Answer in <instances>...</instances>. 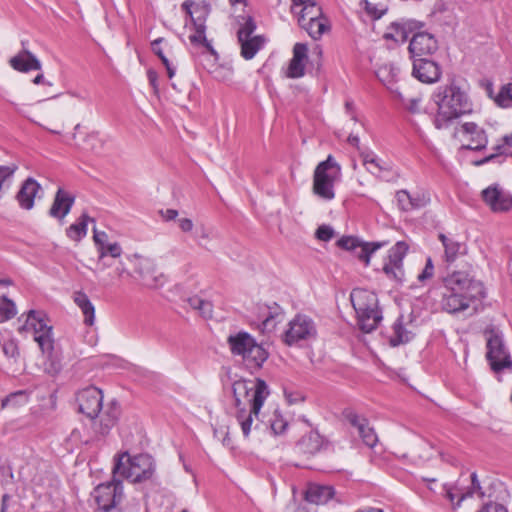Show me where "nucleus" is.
Masks as SVG:
<instances>
[{"label":"nucleus","mask_w":512,"mask_h":512,"mask_svg":"<svg viewBox=\"0 0 512 512\" xmlns=\"http://www.w3.org/2000/svg\"><path fill=\"white\" fill-rule=\"evenodd\" d=\"M78 411L87 418L94 420L100 416L99 422H95L93 429L96 434L107 435L116 425L120 416V406L116 401H111L103 409L102 391L94 386L80 390L76 395Z\"/></svg>","instance_id":"f257e3e1"},{"label":"nucleus","mask_w":512,"mask_h":512,"mask_svg":"<svg viewBox=\"0 0 512 512\" xmlns=\"http://www.w3.org/2000/svg\"><path fill=\"white\" fill-rule=\"evenodd\" d=\"M433 98L438 106L434 120L437 129L447 127L450 121L472 111V103L467 93L455 80L438 87Z\"/></svg>","instance_id":"f03ea898"},{"label":"nucleus","mask_w":512,"mask_h":512,"mask_svg":"<svg viewBox=\"0 0 512 512\" xmlns=\"http://www.w3.org/2000/svg\"><path fill=\"white\" fill-rule=\"evenodd\" d=\"M20 334L31 333L38 343L43 354H47L48 362L44 364V371L49 375H56L61 370V364L52 357L54 339L52 337V326L48 325L45 315L42 312L30 310L26 321L18 328Z\"/></svg>","instance_id":"7ed1b4c3"},{"label":"nucleus","mask_w":512,"mask_h":512,"mask_svg":"<svg viewBox=\"0 0 512 512\" xmlns=\"http://www.w3.org/2000/svg\"><path fill=\"white\" fill-rule=\"evenodd\" d=\"M350 300L356 312L360 330L364 333L375 330L382 320L377 295L369 290L356 288L351 292Z\"/></svg>","instance_id":"20e7f679"},{"label":"nucleus","mask_w":512,"mask_h":512,"mask_svg":"<svg viewBox=\"0 0 512 512\" xmlns=\"http://www.w3.org/2000/svg\"><path fill=\"white\" fill-rule=\"evenodd\" d=\"M154 473L153 459L148 454H139L129 456L128 453L119 455L114 468L113 474L122 477L133 483H140L152 477Z\"/></svg>","instance_id":"39448f33"},{"label":"nucleus","mask_w":512,"mask_h":512,"mask_svg":"<svg viewBox=\"0 0 512 512\" xmlns=\"http://www.w3.org/2000/svg\"><path fill=\"white\" fill-rule=\"evenodd\" d=\"M341 178V167L332 155L320 162L313 175V192L323 200L334 199V185Z\"/></svg>","instance_id":"423d86ee"},{"label":"nucleus","mask_w":512,"mask_h":512,"mask_svg":"<svg viewBox=\"0 0 512 512\" xmlns=\"http://www.w3.org/2000/svg\"><path fill=\"white\" fill-rule=\"evenodd\" d=\"M234 406L236 409L246 408L249 409L254 405V399L260 395L261 406H263L270 391L266 382L262 379L246 380L240 379L234 381L232 385Z\"/></svg>","instance_id":"0eeeda50"},{"label":"nucleus","mask_w":512,"mask_h":512,"mask_svg":"<svg viewBox=\"0 0 512 512\" xmlns=\"http://www.w3.org/2000/svg\"><path fill=\"white\" fill-rule=\"evenodd\" d=\"M317 329L314 321L307 315L297 314L288 324V329L283 335L285 344L291 346L299 341H307L315 338Z\"/></svg>","instance_id":"6e6552de"},{"label":"nucleus","mask_w":512,"mask_h":512,"mask_svg":"<svg viewBox=\"0 0 512 512\" xmlns=\"http://www.w3.org/2000/svg\"><path fill=\"white\" fill-rule=\"evenodd\" d=\"M94 499L99 509L108 512L115 508L123 499V486L120 478L113 474L110 482L99 484L94 489Z\"/></svg>","instance_id":"1a4fd4ad"},{"label":"nucleus","mask_w":512,"mask_h":512,"mask_svg":"<svg viewBox=\"0 0 512 512\" xmlns=\"http://www.w3.org/2000/svg\"><path fill=\"white\" fill-rule=\"evenodd\" d=\"M444 286L447 291L461 293L473 299L481 296L483 287L470 275L463 271H455L444 278Z\"/></svg>","instance_id":"9d476101"},{"label":"nucleus","mask_w":512,"mask_h":512,"mask_svg":"<svg viewBox=\"0 0 512 512\" xmlns=\"http://www.w3.org/2000/svg\"><path fill=\"white\" fill-rule=\"evenodd\" d=\"M409 250V246L404 241H398L388 253L387 261L383 265V272L390 279L396 282L404 280L403 259Z\"/></svg>","instance_id":"9b49d317"},{"label":"nucleus","mask_w":512,"mask_h":512,"mask_svg":"<svg viewBox=\"0 0 512 512\" xmlns=\"http://www.w3.org/2000/svg\"><path fill=\"white\" fill-rule=\"evenodd\" d=\"M486 357L491 369L496 373L512 366L510 355L504 346L503 340L497 334L491 335L487 340Z\"/></svg>","instance_id":"f8f14e48"},{"label":"nucleus","mask_w":512,"mask_h":512,"mask_svg":"<svg viewBox=\"0 0 512 512\" xmlns=\"http://www.w3.org/2000/svg\"><path fill=\"white\" fill-rule=\"evenodd\" d=\"M261 396L258 395L254 399V405L249 409L239 408L235 411V418L239 424L244 438H248L251 433L260 429L262 422L259 419L261 406Z\"/></svg>","instance_id":"ddd939ff"},{"label":"nucleus","mask_w":512,"mask_h":512,"mask_svg":"<svg viewBox=\"0 0 512 512\" xmlns=\"http://www.w3.org/2000/svg\"><path fill=\"white\" fill-rule=\"evenodd\" d=\"M385 244V242L364 243L353 236L342 237L337 242V245L340 248L352 251L359 260L365 263V265L369 264L371 255Z\"/></svg>","instance_id":"4468645a"},{"label":"nucleus","mask_w":512,"mask_h":512,"mask_svg":"<svg viewBox=\"0 0 512 512\" xmlns=\"http://www.w3.org/2000/svg\"><path fill=\"white\" fill-rule=\"evenodd\" d=\"M408 49L413 60L427 58L437 51L438 43L432 34L418 32L413 34Z\"/></svg>","instance_id":"2eb2a0df"},{"label":"nucleus","mask_w":512,"mask_h":512,"mask_svg":"<svg viewBox=\"0 0 512 512\" xmlns=\"http://www.w3.org/2000/svg\"><path fill=\"white\" fill-rule=\"evenodd\" d=\"M343 416L351 426L357 429L360 438L366 446L373 448L377 444V435L365 417L357 414L352 409H345Z\"/></svg>","instance_id":"dca6fc26"},{"label":"nucleus","mask_w":512,"mask_h":512,"mask_svg":"<svg viewBox=\"0 0 512 512\" xmlns=\"http://www.w3.org/2000/svg\"><path fill=\"white\" fill-rule=\"evenodd\" d=\"M482 198L494 212L508 211L512 207V195L499 185H492L484 189Z\"/></svg>","instance_id":"f3484780"},{"label":"nucleus","mask_w":512,"mask_h":512,"mask_svg":"<svg viewBox=\"0 0 512 512\" xmlns=\"http://www.w3.org/2000/svg\"><path fill=\"white\" fill-rule=\"evenodd\" d=\"M259 318L262 319L260 330L263 333H271L278 323L284 320V310L275 302L272 304L258 305Z\"/></svg>","instance_id":"a211bd4d"},{"label":"nucleus","mask_w":512,"mask_h":512,"mask_svg":"<svg viewBox=\"0 0 512 512\" xmlns=\"http://www.w3.org/2000/svg\"><path fill=\"white\" fill-rule=\"evenodd\" d=\"M26 42L22 41V50L9 60V65L18 72L28 73L30 71H40L42 69L41 61L31 51L26 49Z\"/></svg>","instance_id":"6ab92c4d"},{"label":"nucleus","mask_w":512,"mask_h":512,"mask_svg":"<svg viewBox=\"0 0 512 512\" xmlns=\"http://www.w3.org/2000/svg\"><path fill=\"white\" fill-rule=\"evenodd\" d=\"M412 74L423 83L437 82L441 76V70L438 64L427 58H418L413 60Z\"/></svg>","instance_id":"aec40b11"},{"label":"nucleus","mask_w":512,"mask_h":512,"mask_svg":"<svg viewBox=\"0 0 512 512\" xmlns=\"http://www.w3.org/2000/svg\"><path fill=\"white\" fill-rule=\"evenodd\" d=\"M309 9L315 11L314 15L310 16L308 20L305 19V15L299 16L298 23L313 39H319L327 29L326 20L321 17V8L317 5L306 7L305 13H308Z\"/></svg>","instance_id":"412c9836"},{"label":"nucleus","mask_w":512,"mask_h":512,"mask_svg":"<svg viewBox=\"0 0 512 512\" xmlns=\"http://www.w3.org/2000/svg\"><path fill=\"white\" fill-rule=\"evenodd\" d=\"M459 133L465 137L467 144H463V148L469 150L484 149L488 143L485 131L476 123L466 122L461 126Z\"/></svg>","instance_id":"4be33fe9"},{"label":"nucleus","mask_w":512,"mask_h":512,"mask_svg":"<svg viewBox=\"0 0 512 512\" xmlns=\"http://www.w3.org/2000/svg\"><path fill=\"white\" fill-rule=\"evenodd\" d=\"M182 10L189 15L192 26L206 24L211 11V5L206 0H186L181 5Z\"/></svg>","instance_id":"5701e85b"},{"label":"nucleus","mask_w":512,"mask_h":512,"mask_svg":"<svg viewBox=\"0 0 512 512\" xmlns=\"http://www.w3.org/2000/svg\"><path fill=\"white\" fill-rule=\"evenodd\" d=\"M396 199L399 208L405 212L423 208L430 202L429 196L425 193L410 194L406 190L397 191Z\"/></svg>","instance_id":"b1692460"},{"label":"nucleus","mask_w":512,"mask_h":512,"mask_svg":"<svg viewBox=\"0 0 512 512\" xmlns=\"http://www.w3.org/2000/svg\"><path fill=\"white\" fill-rule=\"evenodd\" d=\"M40 189V184L34 178H27L16 194L19 206L25 210H31L34 207V199Z\"/></svg>","instance_id":"393cba45"},{"label":"nucleus","mask_w":512,"mask_h":512,"mask_svg":"<svg viewBox=\"0 0 512 512\" xmlns=\"http://www.w3.org/2000/svg\"><path fill=\"white\" fill-rule=\"evenodd\" d=\"M75 201V197L67 191L59 188L55 194L54 201L49 210L51 217L63 220L70 212Z\"/></svg>","instance_id":"a878e982"},{"label":"nucleus","mask_w":512,"mask_h":512,"mask_svg":"<svg viewBox=\"0 0 512 512\" xmlns=\"http://www.w3.org/2000/svg\"><path fill=\"white\" fill-rule=\"evenodd\" d=\"M308 48L303 43H296L293 48V57L289 63L287 76L299 78L304 75L305 60L307 59Z\"/></svg>","instance_id":"bb28decb"},{"label":"nucleus","mask_w":512,"mask_h":512,"mask_svg":"<svg viewBox=\"0 0 512 512\" xmlns=\"http://www.w3.org/2000/svg\"><path fill=\"white\" fill-rule=\"evenodd\" d=\"M254 342L255 339L249 333L244 331L230 335L227 338V343L232 354L239 355L242 357V359L247 354Z\"/></svg>","instance_id":"cd10ccee"},{"label":"nucleus","mask_w":512,"mask_h":512,"mask_svg":"<svg viewBox=\"0 0 512 512\" xmlns=\"http://www.w3.org/2000/svg\"><path fill=\"white\" fill-rule=\"evenodd\" d=\"M416 29V23L412 21L407 22H393L387 28L384 38L393 40L395 42H405L409 35Z\"/></svg>","instance_id":"c85d7f7f"},{"label":"nucleus","mask_w":512,"mask_h":512,"mask_svg":"<svg viewBox=\"0 0 512 512\" xmlns=\"http://www.w3.org/2000/svg\"><path fill=\"white\" fill-rule=\"evenodd\" d=\"M473 298L461 293L447 291L443 294L442 307L449 313H456L469 307Z\"/></svg>","instance_id":"c756f323"},{"label":"nucleus","mask_w":512,"mask_h":512,"mask_svg":"<svg viewBox=\"0 0 512 512\" xmlns=\"http://www.w3.org/2000/svg\"><path fill=\"white\" fill-rule=\"evenodd\" d=\"M334 495V489L331 486L312 484L308 487L305 499L313 504H325Z\"/></svg>","instance_id":"7c9ffc66"},{"label":"nucleus","mask_w":512,"mask_h":512,"mask_svg":"<svg viewBox=\"0 0 512 512\" xmlns=\"http://www.w3.org/2000/svg\"><path fill=\"white\" fill-rule=\"evenodd\" d=\"M438 238L444 247V257L446 262L453 263L457 259L458 255L465 254L466 247L463 243L442 233L439 234Z\"/></svg>","instance_id":"2f4dec72"},{"label":"nucleus","mask_w":512,"mask_h":512,"mask_svg":"<svg viewBox=\"0 0 512 512\" xmlns=\"http://www.w3.org/2000/svg\"><path fill=\"white\" fill-rule=\"evenodd\" d=\"M323 446V439L319 433L311 431L304 436L297 443L298 450L307 455H314L321 450Z\"/></svg>","instance_id":"473e14b6"},{"label":"nucleus","mask_w":512,"mask_h":512,"mask_svg":"<svg viewBox=\"0 0 512 512\" xmlns=\"http://www.w3.org/2000/svg\"><path fill=\"white\" fill-rule=\"evenodd\" d=\"M73 299L84 315V323L92 326L95 320V307L88 296L82 291H77L74 293Z\"/></svg>","instance_id":"72a5a7b5"},{"label":"nucleus","mask_w":512,"mask_h":512,"mask_svg":"<svg viewBox=\"0 0 512 512\" xmlns=\"http://www.w3.org/2000/svg\"><path fill=\"white\" fill-rule=\"evenodd\" d=\"M267 358V351L255 341L244 356L243 361L250 368H260Z\"/></svg>","instance_id":"f704fd0d"},{"label":"nucleus","mask_w":512,"mask_h":512,"mask_svg":"<svg viewBox=\"0 0 512 512\" xmlns=\"http://www.w3.org/2000/svg\"><path fill=\"white\" fill-rule=\"evenodd\" d=\"M403 317H399L392 326V335L389 337L391 346L396 347L405 344L412 339V333L403 326Z\"/></svg>","instance_id":"c9c22d12"},{"label":"nucleus","mask_w":512,"mask_h":512,"mask_svg":"<svg viewBox=\"0 0 512 512\" xmlns=\"http://www.w3.org/2000/svg\"><path fill=\"white\" fill-rule=\"evenodd\" d=\"M89 221L93 220L86 213H83L76 223L71 224L67 228V236L74 241H80L87 234V225Z\"/></svg>","instance_id":"e433bc0d"},{"label":"nucleus","mask_w":512,"mask_h":512,"mask_svg":"<svg viewBox=\"0 0 512 512\" xmlns=\"http://www.w3.org/2000/svg\"><path fill=\"white\" fill-rule=\"evenodd\" d=\"M262 36H254L253 38L239 40L241 44V55L246 59H252L264 44Z\"/></svg>","instance_id":"4c0bfd02"},{"label":"nucleus","mask_w":512,"mask_h":512,"mask_svg":"<svg viewBox=\"0 0 512 512\" xmlns=\"http://www.w3.org/2000/svg\"><path fill=\"white\" fill-rule=\"evenodd\" d=\"M30 399V392L27 390H18L10 393L1 401V408H19L26 405Z\"/></svg>","instance_id":"58836bf2"},{"label":"nucleus","mask_w":512,"mask_h":512,"mask_svg":"<svg viewBox=\"0 0 512 512\" xmlns=\"http://www.w3.org/2000/svg\"><path fill=\"white\" fill-rule=\"evenodd\" d=\"M194 33H192L189 36V40L193 45H202L204 46L209 53L212 55H216L215 50L213 49L212 45L209 43V41L206 38V24H201L200 26H192Z\"/></svg>","instance_id":"ea45409f"},{"label":"nucleus","mask_w":512,"mask_h":512,"mask_svg":"<svg viewBox=\"0 0 512 512\" xmlns=\"http://www.w3.org/2000/svg\"><path fill=\"white\" fill-rule=\"evenodd\" d=\"M129 261L134 265L135 273H137L138 276L144 274L146 271L155 272V263L148 257L135 254L129 257Z\"/></svg>","instance_id":"a19ab883"},{"label":"nucleus","mask_w":512,"mask_h":512,"mask_svg":"<svg viewBox=\"0 0 512 512\" xmlns=\"http://www.w3.org/2000/svg\"><path fill=\"white\" fill-rule=\"evenodd\" d=\"M83 148L95 154H99L103 151L104 140L100 137L98 132H91L85 136Z\"/></svg>","instance_id":"79ce46f5"},{"label":"nucleus","mask_w":512,"mask_h":512,"mask_svg":"<svg viewBox=\"0 0 512 512\" xmlns=\"http://www.w3.org/2000/svg\"><path fill=\"white\" fill-rule=\"evenodd\" d=\"M16 314L15 303L6 296H2L0 299V323L12 319Z\"/></svg>","instance_id":"37998d69"},{"label":"nucleus","mask_w":512,"mask_h":512,"mask_svg":"<svg viewBox=\"0 0 512 512\" xmlns=\"http://www.w3.org/2000/svg\"><path fill=\"white\" fill-rule=\"evenodd\" d=\"M364 165L376 167L379 172H390L391 167L372 152H361Z\"/></svg>","instance_id":"c03bdc74"},{"label":"nucleus","mask_w":512,"mask_h":512,"mask_svg":"<svg viewBox=\"0 0 512 512\" xmlns=\"http://www.w3.org/2000/svg\"><path fill=\"white\" fill-rule=\"evenodd\" d=\"M141 284L148 288H158L164 284V276L162 274L156 275L155 272L146 271L144 274L139 275Z\"/></svg>","instance_id":"a18cd8bd"},{"label":"nucleus","mask_w":512,"mask_h":512,"mask_svg":"<svg viewBox=\"0 0 512 512\" xmlns=\"http://www.w3.org/2000/svg\"><path fill=\"white\" fill-rule=\"evenodd\" d=\"M141 284L148 288H158L164 284V276L162 274L156 275L155 272L146 271L144 274L139 275Z\"/></svg>","instance_id":"49530a36"},{"label":"nucleus","mask_w":512,"mask_h":512,"mask_svg":"<svg viewBox=\"0 0 512 512\" xmlns=\"http://www.w3.org/2000/svg\"><path fill=\"white\" fill-rule=\"evenodd\" d=\"M310 5H316L314 3V0H292L291 12L293 14H297L298 17L305 15V19L308 20L309 17L314 15V13H315L314 10L311 11L310 9L308 10V13H305L306 12L305 8Z\"/></svg>","instance_id":"de8ad7c7"},{"label":"nucleus","mask_w":512,"mask_h":512,"mask_svg":"<svg viewBox=\"0 0 512 512\" xmlns=\"http://www.w3.org/2000/svg\"><path fill=\"white\" fill-rule=\"evenodd\" d=\"M474 493H477L480 498H483L485 496V493L482 491V487L480 485V482L478 480L477 474L473 472L471 474V487L466 493H462L456 502V506H460L461 502L467 498L472 497Z\"/></svg>","instance_id":"09e8293b"},{"label":"nucleus","mask_w":512,"mask_h":512,"mask_svg":"<svg viewBox=\"0 0 512 512\" xmlns=\"http://www.w3.org/2000/svg\"><path fill=\"white\" fill-rule=\"evenodd\" d=\"M287 421L275 410L273 418L269 420V426L265 425L266 428H269L274 435L281 434L287 428Z\"/></svg>","instance_id":"8fccbe9b"},{"label":"nucleus","mask_w":512,"mask_h":512,"mask_svg":"<svg viewBox=\"0 0 512 512\" xmlns=\"http://www.w3.org/2000/svg\"><path fill=\"white\" fill-rule=\"evenodd\" d=\"M495 101L499 106L504 108L512 106V83L501 87Z\"/></svg>","instance_id":"3c124183"},{"label":"nucleus","mask_w":512,"mask_h":512,"mask_svg":"<svg viewBox=\"0 0 512 512\" xmlns=\"http://www.w3.org/2000/svg\"><path fill=\"white\" fill-rule=\"evenodd\" d=\"M493 150H494V153H492L489 156L485 157L484 159L478 161L476 164L482 165V164L488 163V162L492 161L494 158H496L497 156L512 155V151L506 147V144L504 141L502 144H497L495 147H493Z\"/></svg>","instance_id":"603ef678"},{"label":"nucleus","mask_w":512,"mask_h":512,"mask_svg":"<svg viewBox=\"0 0 512 512\" xmlns=\"http://www.w3.org/2000/svg\"><path fill=\"white\" fill-rule=\"evenodd\" d=\"M99 260L103 259L106 256H111L113 258H117L122 253L121 246L117 243H108L103 247V249H100L99 251Z\"/></svg>","instance_id":"864d4df0"},{"label":"nucleus","mask_w":512,"mask_h":512,"mask_svg":"<svg viewBox=\"0 0 512 512\" xmlns=\"http://www.w3.org/2000/svg\"><path fill=\"white\" fill-rule=\"evenodd\" d=\"M256 29V25L251 18H248L245 23L238 30V41L243 39L253 38L252 34Z\"/></svg>","instance_id":"5fc2aeb1"},{"label":"nucleus","mask_w":512,"mask_h":512,"mask_svg":"<svg viewBox=\"0 0 512 512\" xmlns=\"http://www.w3.org/2000/svg\"><path fill=\"white\" fill-rule=\"evenodd\" d=\"M403 106L411 113H419L421 97H402L401 98Z\"/></svg>","instance_id":"6e6d98bb"},{"label":"nucleus","mask_w":512,"mask_h":512,"mask_svg":"<svg viewBox=\"0 0 512 512\" xmlns=\"http://www.w3.org/2000/svg\"><path fill=\"white\" fill-rule=\"evenodd\" d=\"M4 354L10 358H16L19 356V349L17 343L10 339L2 344Z\"/></svg>","instance_id":"4d7b16f0"},{"label":"nucleus","mask_w":512,"mask_h":512,"mask_svg":"<svg viewBox=\"0 0 512 512\" xmlns=\"http://www.w3.org/2000/svg\"><path fill=\"white\" fill-rule=\"evenodd\" d=\"M334 236V230L329 225H321L316 230V237L321 241H329Z\"/></svg>","instance_id":"13d9d810"},{"label":"nucleus","mask_w":512,"mask_h":512,"mask_svg":"<svg viewBox=\"0 0 512 512\" xmlns=\"http://www.w3.org/2000/svg\"><path fill=\"white\" fill-rule=\"evenodd\" d=\"M360 6L366 10V12L374 19H379L383 15V10H378L375 5L370 3L368 0H361Z\"/></svg>","instance_id":"bf43d9fd"},{"label":"nucleus","mask_w":512,"mask_h":512,"mask_svg":"<svg viewBox=\"0 0 512 512\" xmlns=\"http://www.w3.org/2000/svg\"><path fill=\"white\" fill-rule=\"evenodd\" d=\"M434 274V266L431 258H428L426 261V265L423 271L418 275V280L420 282H424L427 279H430Z\"/></svg>","instance_id":"052dcab7"},{"label":"nucleus","mask_w":512,"mask_h":512,"mask_svg":"<svg viewBox=\"0 0 512 512\" xmlns=\"http://www.w3.org/2000/svg\"><path fill=\"white\" fill-rule=\"evenodd\" d=\"M93 232H94L93 239H94V242L99 251L100 249H103V247L105 245L108 244V242H107L108 235L105 232H98L95 228H94Z\"/></svg>","instance_id":"680f3d73"},{"label":"nucleus","mask_w":512,"mask_h":512,"mask_svg":"<svg viewBox=\"0 0 512 512\" xmlns=\"http://www.w3.org/2000/svg\"><path fill=\"white\" fill-rule=\"evenodd\" d=\"M198 312L203 318H211L213 312L212 303L203 299L201 306L198 308Z\"/></svg>","instance_id":"e2e57ef3"},{"label":"nucleus","mask_w":512,"mask_h":512,"mask_svg":"<svg viewBox=\"0 0 512 512\" xmlns=\"http://www.w3.org/2000/svg\"><path fill=\"white\" fill-rule=\"evenodd\" d=\"M478 512H508V511L501 504L488 503V504H485Z\"/></svg>","instance_id":"0e129e2a"},{"label":"nucleus","mask_w":512,"mask_h":512,"mask_svg":"<svg viewBox=\"0 0 512 512\" xmlns=\"http://www.w3.org/2000/svg\"><path fill=\"white\" fill-rule=\"evenodd\" d=\"M444 490H445V497L453 504L454 509L457 508L458 506H456V503H454V499L456 498V496L459 492V489L445 485Z\"/></svg>","instance_id":"69168bd1"},{"label":"nucleus","mask_w":512,"mask_h":512,"mask_svg":"<svg viewBox=\"0 0 512 512\" xmlns=\"http://www.w3.org/2000/svg\"><path fill=\"white\" fill-rule=\"evenodd\" d=\"M284 394L287 402L291 405L304 401V397L298 392H289L285 390Z\"/></svg>","instance_id":"338daca9"},{"label":"nucleus","mask_w":512,"mask_h":512,"mask_svg":"<svg viewBox=\"0 0 512 512\" xmlns=\"http://www.w3.org/2000/svg\"><path fill=\"white\" fill-rule=\"evenodd\" d=\"M178 226L183 232H190L192 231L194 224L193 221L189 218H180L178 219Z\"/></svg>","instance_id":"774afa93"}]
</instances>
